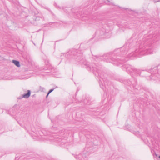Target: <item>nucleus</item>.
I'll return each mask as SVG.
<instances>
[{"instance_id":"f257e3e1","label":"nucleus","mask_w":160,"mask_h":160,"mask_svg":"<svg viewBox=\"0 0 160 160\" xmlns=\"http://www.w3.org/2000/svg\"><path fill=\"white\" fill-rule=\"evenodd\" d=\"M67 57L68 58L70 59L71 61L74 60L75 61L84 65L87 70L93 72L96 76L98 78H100L99 79V83L100 86L102 88L104 89V84L105 86L106 85H108V81L104 77L102 73H101V71L99 69L100 66L98 65L97 63L89 64L88 62H86L84 59L82 57L81 51L73 49L71 52H69Z\"/></svg>"},{"instance_id":"f03ea898","label":"nucleus","mask_w":160,"mask_h":160,"mask_svg":"<svg viewBox=\"0 0 160 160\" xmlns=\"http://www.w3.org/2000/svg\"><path fill=\"white\" fill-rule=\"evenodd\" d=\"M129 42H127L120 49H118L117 50L114 51L113 53L110 52L106 54L103 55V57L106 61V62H112L114 64L118 65V64L117 62L122 64L128 61L129 58H131L132 57L140 56L138 54L134 56V55H135V51L134 52L128 53V55L125 56L129 49ZM138 57H139V56H138Z\"/></svg>"},{"instance_id":"7ed1b4c3","label":"nucleus","mask_w":160,"mask_h":160,"mask_svg":"<svg viewBox=\"0 0 160 160\" xmlns=\"http://www.w3.org/2000/svg\"><path fill=\"white\" fill-rule=\"evenodd\" d=\"M39 133L41 136H48L49 137L51 136L53 138H48V139L51 140L53 141V142H55L58 143L59 145L61 146H63L66 143V140L65 139H62V138L60 137H56V134L55 133H52V136L51 135L50 132L48 131L47 130L42 129V130L40 131Z\"/></svg>"},{"instance_id":"20e7f679","label":"nucleus","mask_w":160,"mask_h":160,"mask_svg":"<svg viewBox=\"0 0 160 160\" xmlns=\"http://www.w3.org/2000/svg\"><path fill=\"white\" fill-rule=\"evenodd\" d=\"M122 68L124 71H126L128 73L131 74L133 72L135 74L142 77H144L146 75L147 72L144 70H140L135 68L133 66L125 64L122 67Z\"/></svg>"},{"instance_id":"39448f33","label":"nucleus","mask_w":160,"mask_h":160,"mask_svg":"<svg viewBox=\"0 0 160 160\" xmlns=\"http://www.w3.org/2000/svg\"><path fill=\"white\" fill-rule=\"evenodd\" d=\"M147 45L146 42H142L139 46V49L136 50L135 55H134V56H135L138 54L143 55L152 53L153 52V49L151 48H148L146 47Z\"/></svg>"},{"instance_id":"423d86ee","label":"nucleus","mask_w":160,"mask_h":160,"mask_svg":"<svg viewBox=\"0 0 160 160\" xmlns=\"http://www.w3.org/2000/svg\"><path fill=\"white\" fill-rule=\"evenodd\" d=\"M144 141L146 143V144L149 147H152V150H153L155 149L156 150H158V149L157 147H160V141L159 142L156 139L152 138L150 140V142H148V140H144Z\"/></svg>"},{"instance_id":"0eeeda50","label":"nucleus","mask_w":160,"mask_h":160,"mask_svg":"<svg viewBox=\"0 0 160 160\" xmlns=\"http://www.w3.org/2000/svg\"><path fill=\"white\" fill-rule=\"evenodd\" d=\"M157 66H152L150 69L148 70V72H150L151 74V79L155 80L156 78H160V75L158 73V70Z\"/></svg>"},{"instance_id":"6e6552de","label":"nucleus","mask_w":160,"mask_h":160,"mask_svg":"<svg viewBox=\"0 0 160 160\" xmlns=\"http://www.w3.org/2000/svg\"><path fill=\"white\" fill-rule=\"evenodd\" d=\"M135 83H132L131 81L130 80H128L127 81L128 83L130 85L131 84H132L133 87L134 88H135L136 89H137L138 90H140L141 89V87H138V85H137V82H136V81L135 80Z\"/></svg>"},{"instance_id":"1a4fd4ad","label":"nucleus","mask_w":160,"mask_h":160,"mask_svg":"<svg viewBox=\"0 0 160 160\" xmlns=\"http://www.w3.org/2000/svg\"><path fill=\"white\" fill-rule=\"evenodd\" d=\"M79 102H83L84 104H87L89 105L91 104V102L90 100H89V98H86V99H85L83 101H78Z\"/></svg>"},{"instance_id":"9d476101","label":"nucleus","mask_w":160,"mask_h":160,"mask_svg":"<svg viewBox=\"0 0 160 160\" xmlns=\"http://www.w3.org/2000/svg\"><path fill=\"white\" fill-rule=\"evenodd\" d=\"M30 94L31 91L28 90L27 93H24L22 95V97L25 98H28L30 97Z\"/></svg>"},{"instance_id":"9b49d317","label":"nucleus","mask_w":160,"mask_h":160,"mask_svg":"<svg viewBox=\"0 0 160 160\" xmlns=\"http://www.w3.org/2000/svg\"><path fill=\"white\" fill-rule=\"evenodd\" d=\"M12 62L18 67H19L20 66V62L18 61L15 60H12Z\"/></svg>"},{"instance_id":"f8f14e48","label":"nucleus","mask_w":160,"mask_h":160,"mask_svg":"<svg viewBox=\"0 0 160 160\" xmlns=\"http://www.w3.org/2000/svg\"><path fill=\"white\" fill-rule=\"evenodd\" d=\"M92 141L91 142H89V143H87L86 144V149H88L90 147H91V146H89V145H92Z\"/></svg>"},{"instance_id":"ddd939ff","label":"nucleus","mask_w":160,"mask_h":160,"mask_svg":"<svg viewBox=\"0 0 160 160\" xmlns=\"http://www.w3.org/2000/svg\"><path fill=\"white\" fill-rule=\"evenodd\" d=\"M152 154H154H154L155 155V156H156L157 158H160V155L159 156L158 154H156L155 152H154V151H153V152H152ZM153 157H154V155H153Z\"/></svg>"},{"instance_id":"4468645a","label":"nucleus","mask_w":160,"mask_h":160,"mask_svg":"<svg viewBox=\"0 0 160 160\" xmlns=\"http://www.w3.org/2000/svg\"><path fill=\"white\" fill-rule=\"evenodd\" d=\"M119 81L121 82H123V83L126 84V80L124 79H123L122 78L119 79Z\"/></svg>"},{"instance_id":"2eb2a0df","label":"nucleus","mask_w":160,"mask_h":160,"mask_svg":"<svg viewBox=\"0 0 160 160\" xmlns=\"http://www.w3.org/2000/svg\"><path fill=\"white\" fill-rule=\"evenodd\" d=\"M55 88H53V89H50L48 92V95H49L50 93L51 92H52L54 90Z\"/></svg>"},{"instance_id":"dca6fc26","label":"nucleus","mask_w":160,"mask_h":160,"mask_svg":"<svg viewBox=\"0 0 160 160\" xmlns=\"http://www.w3.org/2000/svg\"><path fill=\"white\" fill-rule=\"evenodd\" d=\"M44 89V88L43 87H42L41 86H39V90L41 92L43 91Z\"/></svg>"},{"instance_id":"f3484780","label":"nucleus","mask_w":160,"mask_h":160,"mask_svg":"<svg viewBox=\"0 0 160 160\" xmlns=\"http://www.w3.org/2000/svg\"><path fill=\"white\" fill-rule=\"evenodd\" d=\"M39 20V17H37L35 19V21H37V20Z\"/></svg>"},{"instance_id":"a211bd4d","label":"nucleus","mask_w":160,"mask_h":160,"mask_svg":"<svg viewBox=\"0 0 160 160\" xmlns=\"http://www.w3.org/2000/svg\"><path fill=\"white\" fill-rule=\"evenodd\" d=\"M22 98H23V97H22V96H21V97L20 96L19 97H18V99H22Z\"/></svg>"},{"instance_id":"6ab92c4d","label":"nucleus","mask_w":160,"mask_h":160,"mask_svg":"<svg viewBox=\"0 0 160 160\" xmlns=\"http://www.w3.org/2000/svg\"><path fill=\"white\" fill-rule=\"evenodd\" d=\"M18 123H19V124H20V125L22 127H23V125H22L21 124H20L19 123V122H18Z\"/></svg>"},{"instance_id":"aec40b11","label":"nucleus","mask_w":160,"mask_h":160,"mask_svg":"<svg viewBox=\"0 0 160 160\" xmlns=\"http://www.w3.org/2000/svg\"><path fill=\"white\" fill-rule=\"evenodd\" d=\"M18 123H19V124H20V125L22 127H23V125H22L21 124H20L19 123V122H18Z\"/></svg>"},{"instance_id":"412c9836","label":"nucleus","mask_w":160,"mask_h":160,"mask_svg":"<svg viewBox=\"0 0 160 160\" xmlns=\"http://www.w3.org/2000/svg\"><path fill=\"white\" fill-rule=\"evenodd\" d=\"M110 2L109 1L107 0V4H109L110 3Z\"/></svg>"},{"instance_id":"4be33fe9","label":"nucleus","mask_w":160,"mask_h":160,"mask_svg":"<svg viewBox=\"0 0 160 160\" xmlns=\"http://www.w3.org/2000/svg\"><path fill=\"white\" fill-rule=\"evenodd\" d=\"M93 144L95 145H97V143L95 142V141H94L93 142Z\"/></svg>"},{"instance_id":"5701e85b","label":"nucleus","mask_w":160,"mask_h":160,"mask_svg":"<svg viewBox=\"0 0 160 160\" xmlns=\"http://www.w3.org/2000/svg\"><path fill=\"white\" fill-rule=\"evenodd\" d=\"M95 56L96 57L99 58L100 57L99 55H95Z\"/></svg>"},{"instance_id":"b1692460","label":"nucleus","mask_w":160,"mask_h":160,"mask_svg":"<svg viewBox=\"0 0 160 160\" xmlns=\"http://www.w3.org/2000/svg\"><path fill=\"white\" fill-rule=\"evenodd\" d=\"M71 51H70L69 52H68L67 54V55H68V54L69 53V52H71ZM66 54H65V56H66Z\"/></svg>"},{"instance_id":"393cba45","label":"nucleus","mask_w":160,"mask_h":160,"mask_svg":"<svg viewBox=\"0 0 160 160\" xmlns=\"http://www.w3.org/2000/svg\"><path fill=\"white\" fill-rule=\"evenodd\" d=\"M71 51H70L69 52H68L67 54V55H68V54L69 53V52H71ZM66 54H65V56H66Z\"/></svg>"},{"instance_id":"a878e982","label":"nucleus","mask_w":160,"mask_h":160,"mask_svg":"<svg viewBox=\"0 0 160 160\" xmlns=\"http://www.w3.org/2000/svg\"><path fill=\"white\" fill-rule=\"evenodd\" d=\"M48 93H47V94L46 96V98H47L48 96Z\"/></svg>"},{"instance_id":"bb28decb","label":"nucleus","mask_w":160,"mask_h":160,"mask_svg":"<svg viewBox=\"0 0 160 160\" xmlns=\"http://www.w3.org/2000/svg\"><path fill=\"white\" fill-rule=\"evenodd\" d=\"M84 151H85V152H87V151H84L83 153H82V154H84Z\"/></svg>"},{"instance_id":"cd10ccee","label":"nucleus","mask_w":160,"mask_h":160,"mask_svg":"<svg viewBox=\"0 0 160 160\" xmlns=\"http://www.w3.org/2000/svg\"><path fill=\"white\" fill-rule=\"evenodd\" d=\"M82 156L83 157H86V156L85 155H82Z\"/></svg>"},{"instance_id":"c85d7f7f","label":"nucleus","mask_w":160,"mask_h":160,"mask_svg":"<svg viewBox=\"0 0 160 160\" xmlns=\"http://www.w3.org/2000/svg\"><path fill=\"white\" fill-rule=\"evenodd\" d=\"M21 158H19V159H21Z\"/></svg>"},{"instance_id":"c756f323","label":"nucleus","mask_w":160,"mask_h":160,"mask_svg":"<svg viewBox=\"0 0 160 160\" xmlns=\"http://www.w3.org/2000/svg\"><path fill=\"white\" fill-rule=\"evenodd\" d=\"M51 23H55V22H53V23H52V22H51Z\"/></svg>"},{"instance_id":"7c9ffc66","label":"nucleus","mask_w":160,"mask_h":160,"mask_svg":"<svg viewBox=\"0 0 160 160\" xmlns=\"http://www.w3.org/2000/svg\"><path fill=\"white\" fill-rule=\"evenodd\" d=\"M15 160H16V158H15Z\"/></svg>"},{"instance_id":"2f4dec72","label":"nucleus","mask_w":160,"mask_h":160,"mask_svg":"<svg viewBox=\"0 0 160 160\" xmlns=\"http://www.w3.org/2000/svg\"><path fill=\"white\" fill-rule=\"evenodd\" d=\"M0 131H1V129H0Z\"/></svg>"}]
</instances>
